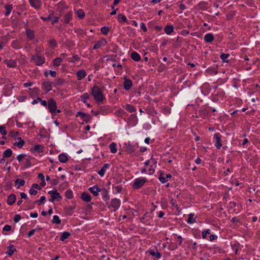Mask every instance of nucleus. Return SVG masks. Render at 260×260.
Returning <instances> with one entry per match:
<instances>
[{"label":"nucleus","instance_id":"nucleus-57","mask_svg":"<svg viewBox=\"0 0 260 260\" xmlns=\"http://www.w3.org/2000/svg\"><path fill=\"white\" fill-rule=\"evenodd\" d=\"M141 28L144 31L146 32L147 30V29L144 23H141Z\"/></svg>","mask_w":260,"mask_h":260},{"label":"nucleus","instance_id":"nucleus-25","mask_svg":"<svg viewBox=\"0 0 260 260\" xmlns=\"http://www.w3.org/2000/svg\"><path fill=\"white\" fill-rule=\"evenodd\" d=\"M12 154V151L11 149H7L5 150L3 153V157H9Z\"/></svg>","mask_w":260,"mask_h":260},{"label":"nucleus","instance_id":"nucleus-41","mask_svg":"<svg viewBox=\"0 0 260 260\" xmlns=\"http://www.w3.org/2000/svg\"><path fill=\"white\" fill-rule=\"evenodd\" d=\"M43 147L41 145H36L34 147V150L38 152L43 151Z\"/></svg>","mask_w":260,"mask_h":260},{"label":"nucleus","instance_id":"nucleus-56","mask_svg":"<svg viewBox=\"0 0 260 260\" xmlns=\"http://www.w3.org/2000/svg\"><path fill=\"white\" fill-rule=\"evenodd\" d=\"M11 229V226L9 225H6L3 228L4 231H10Z\"/></svg>","mask_w":260,"mask_h":260},{"label":"nucleus","instance_id":"nucleus-9","mask_svg":"<svg viewBox=\"0 0 260 260\" xmlns=\"http://www.w3.org/2000/svg\"><path fill=\"white\" fill-rule=\"evenodd\" d=\"M111 206L115 208V211L117 210L120 205V201L119 200L117 199H114L112 200L111 202Z\"/></svg>","mask_w":260,"mask_h":260},{"label":"nucleus","instance_id":"nucleus-17","mask_svg":"<svg viewBox=\"0 0 260 260\" xmlns=\"http://www.w3.org/2000/svg\"><path fill=\"white\" fill-rule=\"evenodd\" d=\"M86 75V72L84 70H80L77 72V76L78 80H82Z\"/></svg>","mask_w":260,"mask_h":260},{"label":"nucleus","instance_id":"nucleus-8","mask_svg":"<svg viewBox=\"0 0 260 260\" xmlns=\"http://www.w3.org/2000/svg\"><path fill=\"white\" fill-rule=\"evenodd\" d=\"M30 5L35 8L38 9L41 6V0H29Z\"/></svg>","mask_w":260,"mask_h":260},{"label":"nucleus","instance_id":"nucleus-63","mask_svg":"<svg viewBox=\"0 0 260 260\" xmlns=\"http://www.w3.org/2000/svg\"><path fill=\"white\" fill-rule=\"evenodd\" d=\"M58 181L56 179H53V180H51V183L52 185H56L58 184Z\"/></svg>","mask_w":260,"mask_h":260},{"label":"nucleus","instance_id":"nucleus-7","mask_svg":"<svg viewBox=\"0 0 260 260\" xmlns=\"http://www.w3.org/2000/svg\"><path fill=\"white\" fill-rule=\"evenodd\" d=\"M78 116H80L86 122H88L91 118L89 115L82 112H78L77 114Z\"/></svg>","mask_w":260,"mask_h":260},{"label":"nucleus","instance_id":"nucleus-10","mask_svg":"<svg viewBox=\"0 0 260 260\" xmlns=\"http://www.w3.org/2000/svg\"><path fill=\"white\" fill-rule=\"evenodd\" d=\"M90 191L95 197L99 194V192L101 191V189L97 185H94L89 188Z\"/></svg>","mask_w":260,"mask_h":260},{"label":"nucleus","instance_id":"nucleus-45","mask_svg":"<svg viewBox=\"0 0 260 260\" xmlns=\"http://www.w3.org/2000/svg\"><path fill=\"white\" fill-rule=\"evenodd\" d=\"M132 85V82H124V88L126 90H128L131 88Z\"/></svg>","mask_w":260,"mask_h":260},{"label":"nucleus","instance_id":"nucleus-29","mask_svg":"<svg viewBox=\"0 0 260 260\" xmlns=\"http://www.w3.org/2000/svg\"><path fill=\"white\" fill-rule=\"evenodd\" d=\"M111 152L113 153H115L117 151L116 144L115 143H112L109 146Z\"/></svg>","mask_w":260,"mask_h":260},{"label":"nucleus","instance_id":"nucleus-28","mask_svg":"<svg viewBox=\"0 0 260 260\" xmlns=\"http://www.w3.org/2000/svg\"><path fill=\"white\" fill-rule=\"evenodd\" d=\"M50 82H43V84H42V86L43 88H45V90L46 91H50L51 88V84H50Z\"/></svg>","mask_w":260,"mask_h":260},{"label":"nucleus","instance_id":"nucleus-23","mask_svg":"<svg viewBox=\"0 0 260 260\" xmlns=\"http://www.w3.org/2000/svg\"><path fill=\"white\" fill-rule=\"evenodd\" d=\"M117 19L120 22H127V19L126 17L122 14H118Z\"/></svg>","mask_w":260,"mask_h":260},{"label":"nucleus","instance_id":"nucleus-22","mask_svg":"<svg viewBox=\"0 0 260 260\" xmlns=\"http://www.w3.org/2000/svg\"><path fill=\"white\" fill-rule=\"evenodd\" d=\"M131 57L133 60L136 61L140 60L141 59L140 55L136 52H133L132 53Z\"/></svg>","mask_w":260,"mask_h":260},{"label":"nucleus","instance_id":"nucleus-61","mask_svg":"<svg viewBox=\"0 0 260 260\" xmlns=\"http://www.w3.org/2000/svg\"><path fill=\"white\" fill-rule=\"evenodd\" d=\"M217 238V237L216 236L214 235H211L210 236V240L211 241H212L214 240H215V239H216Z\"/></svg>","mask_w":260,"mask_h":260},{"label":"nucleus","instance_id":"nucleus-15","mask_svg":"<svg viewBox=\"0 0 260 260\" xmlns=\"http://www.w3.org/2000/svg\"><path fill=\"white\" fill-rule=\"evenodd\" d=\"M214 40V36L212 34H207L204 36V40L207 43H211Z\"/></svg>","mask_w":260,"mask_h":260},{"label":"nucleus","instance_id":"nucleus-14","mask_svg":"<svg viewBox=\"0 0 260 260\" xmlns=\"http://www.w3.org/2000/svg\"><path fill=\"white\" fill-rule=\"evenodd\" d=\"M16 201V196L14 194H11L10 196H9L8 200H7V203L11 205L13 204Z\"/></svg>","mask_w":260,"mask_h":260},{"label":"nucleus","instance_id":"nucleus-6","mask_svg":"<svg viewBox=\"0 0 260 260\" xmlns=\"http://www.w3.org/2000/svg\"><path fill=\"white\" fill-rule=\"evenodd\" d=\"M107 44V41L104 39H102L100 41L95 42V45L93 47V49H97L100 48L101 47L105 46Z\"/></svg>","mask_w":260,"mask_h":260},{"label":"nucleus","instance_id":"nucleus-24","mask_svg":"<svg viewBox=\"0 0 260 260\" xmlns=\"http://www.w3.org/2000/svg\"><path fill=\"white\" fill-rule=\"evenodd\" d=\"M62 61V58L60 57H57L53 60V65L56 67H58Z\"/></svg>","mask_w":260,"mask_h":260},{"label":"nucleus","instance_id":"nucleus-50","mask_svg":"<svg viewBox=\"0 0 260 260\" xmlns=\"http://www.w3.org/2000/svg\"><path fill=\"white\" fill-rule=\"evenodd\" d=\"M211 231L209 229L207 230L203 231L202 232V237L205 239L206 238V236L207 234H210Z\"/></svg>","mask_w":260,"mask_h":260},{"label":"nucleus","instance_id":"nucleus-43","mask_svg":"<svg viewBox=\"0 0 260 260\" xmlns=\"http://www.w3.org/2000/svg\"><path fill=\"white\" fill-rule=\"evenodd\" d=\"M45 75L46 76H48L49 75H50L52 77H55L56 75V72L52 71H46L45 72Z\"/></svg>","mask_w":260,"mask_h":260},{"label":"nucleus","instance_id":"nucleus-30","mask_svg":"<svg viewBox=\"0 0 260 260\" xmlns=\"http://www.w3.org/2000/svg\"><path fill=\"white\" fill-rule=\"evenodd\" d=\"M71 235L70 233L68 232H64L62 234V235L60 237V240L63 241Z\"/></svg>","mask_w":260,"mask_h":260},{"label":"nucleus","instance_id":"nucleus-60","mask_svg":"<svg viewBox=\"0 0 260 260\" xmlns=\"http://www.w3.org/2000/svg\"><path fill=\"white\" fill-rule=\"evenodd\" d=\"M36 232V230L35 229H34V230H31L28 234V236L29 237H31V236H32L34 233H35Z\"/></svg>","mask_w":260,"mask_h":260},{"label":"nucleus","instance_id":"nucleus-35","mask_svg":"<svg viewBox=\"0 0 260 260\" xmlns=\"http://www.w3.org/2000/svg\"><path fill=\"white\" fill-rule=\"evenodd\" d=\"M125 109L130 112H133L136 111V108L132 105H126Z\"/></svg>","mask_w":260,"mask_h":260},{"label":"nucleus","instance_id":"nucleus-21","mask_svg":"<svg viewBox=\"0 0 260 260\" xmlns=\"http://www.w3.org/2000/svg\"><path fill=\"white\" fill-rule=\"evenodd\" d=\"M8 251L6 252V254L9 256H11L14 252L16 250V249L14 247V246L13 245H10L8 247Z\"/></svg>","mask_w":260,"mask_h":260},{"label":"nucleus","instance_id":"nucleus-18","mask_svg":"<svg viewBox=\"0 0 260 260\" xmlns=\"http://www.w3.org/2000/svg\"><path fill=\"white\" fill-rule=\"evenodd\" d=\"M18 142H16L14 143V145L18 146V148H21L24 144V141L22 139L21 137L17 138Z\"/></svg>","mask_w":260,"mask_h":260},{"label":"nucleus","instance_id":"nucleus-54","mask_svg":"<svg viewBox=\"0 0 260 260\" xmlns=\"http://www.w3.org/2000/svg\"><path fill=\"white\" fill-rule=\"evenodd\" d=\"M31 187L33 188L34 189H38L39 190L41 189V187H40V186H39L37 183H34L32 185Z\"/></svg>","mask_w":260,"mask_h":260},{"label":"nucleus","instance_id":"nucleus-13","mask_svg":"<svg viewBox=\"0 0 260 260\" xmlns=\"http://www.w3.org/2000/svg\"><path fill=\"white\" fill-rule=\"evenodd\" d=\"M110 164H106L104 165L103 168L98 172V174L101 176H104V175L105 174L106 171L110 167Z\"/></svg>","mask_w":260,"mask_h":260},{"label":"nucleus","instance_id":"nucleus-31","mask_svg":"<svg viewBox=\"0 0 260 260\" xmlns=\"http://www.w3.org/2000/svg\"><path fill=\"white\" fill-rule=\"evenodd\" d=\"M229 56L230 55L229 54L222 53L220 55V58L221 59L223 62H227L228 61V58H229Z\"/></svg>","mask_w":260,"mask_h":260},{"label":"nucleus","instance_id":"nucleus-1","mask_svg":"<svg viewBox=\"0 0 260 260\" xmlns=\"http://www.w3.org/2000/svg\"><path fill=\"white\" fill-rule=\"evenodd\" d=\"M91 93L95 100L99 103L102 102L105 99L101 89L97 86H94L92 87Z\"/></svg>","mask_w":260,"mask_h":260},{"label":"nucleus","instance_id":"nucleus-32","mask_svg":"<svg viewBox=\"0 0 260 260\" xmlns=\"http://www.w3.org/2000/svg\"><path fill=\"white\" fill-rule=\"evenodd\" d=\"M71 19H72V13L70 12H69L65 15L64 21L66 23H68Z\"/></svg>","mask_w":260,"mask_h":260},{"label":"nucleus","instance_id":"nucleus-12","mask_svg":"<svg viewBox=\"0 0 260 260\" xmlns=\"http://www.w3.org/2000/svg\"><path fill=\"white\" fill-rule=\"evenodd\" d=\"M162 175V173L161 172L158 177V179L162 183L166 182L168 181V179H170L171 177V175L170 174H167L165 177H163Z\"/></svg>","mask_w":260,"mask_h":260},{"label":"nucleus","instance_id":"nucleus-5","mask_svg":"<svg viewBox=\"0 0 260 260\" xmlns=\"http://www.w3.org/2000/svg\"><path fill=\"white\" fill-rule=\"evenodd\" d=\"M146 179L144 178H137L133 185V187L135 189L141 188L146 182Z\"/></svg>","mask_w":260,"mask_h":260},{"label":"nucleus","instance_id":"nucleus-37","mask_svg":"<svg viewBox=\"0 0 260 260\" xmlns=\"http://www.w3.org/2000/svg\"><path fill=\"white\" fill-rule=\"evenodd\" d=\"M66 196L68 199H72L73 197L72 191L71 190H67L66 191Z\"/></svg>","mask_w":260,"mask_h":260},{"label":"nucleus","instance_id":"nucleus-52","mask_svg":"<svg viewBox=\"0 0 260 260\" xmlns=\"http://www.w3.org/2000/svg\"><path fill=\"white\" fill-rule=\"evenodd\" d=\"M29 192L31 195H36L37 194L38 191L37 190H35V189H34L33 188L31 187L29 189Z\"/></svg>","mask_w":260,"mask_h":260},{"label":"nucleus","instance_id":"nucleus-4","mask_svg":"<svg viewBox=\"0 0 260 260\" xmlns=\"http://www.w3.org/2000/svg\"><path fill=\"white\" fill-rule=\"evenodd\" d=\"M31 60L35 62L37 65L41 66L45 62V58L44 57L40 55H37L36 56L32 55Z\"/></svg>","mask_w":260,"mask_h":260},{"label":"nucleus","instance_id":"nucleus-19","mask_svg":"<svg viewBox=\"0 0 260 260\" xmlns=\"http://www.w3.org/2000/svg\"><path fill=\"white\" fill-rule=\"evenodd\" d=\"M58 159L61 162L65 163L68 160V158L65 154L61 153L59 155Z\"/></svg>","mask_w":260,"mask_h":260},{"label":"nucleus","instance_id":"nucleus-33","mask_svg":"<svg viewBox=\"0 0 260 260\" xmlns=\"http://www.w3.org/2000/svg\"><path fill=\"white\" fill-rule=\"evenodd\" d=\"M48 42L50 47L52 48L56 47L57 46L56 40L54 39H51Z\"/></svg>","mask_w":260,"mask_h":260},{"label":"nucleus","instance_id":"nucleus-44","mask_svg":"<svg viewBox=\"0 0 260 260\" xmlns=\"http://www.w3.org/2000/svg\"><path fill=\"white\" fill-rule=\"evenodd\" d=\"M188 218L187 220V222L189 223H193L194 222H196V219L195 218H193V215L192 214H189L188 215Z\"/></svg>","mask_w":260,"mask_h":260},{"label":"nucleus","instance_id":"nucleus-51","mask_svg":"<svg viewBox=\"0 0 260 260\" xmlns=\"http://www.w3.org/2000/svg\"><path fill=\"white\" fill-rule=\"evenodd\" d=\"M21 216L19 214H16L14 217V221L15 222H18L21 219Z\"/></svg>","mask_w":260,"mask_h":260},{"label":"nucleus","instance_id":"nucleus-62","mask_svg":"<svg viewBox=\"0 0 260 260\" xmlns=\"http://www.w3.org/2000/svg\"><path fill=\"white\" fill-rule=\"evenodd\" d=\"M41 104L44 106H48V102L46 101H43V100H42L41 102Z\"/></svg>","mask_w":260,"mask_h":260},{"label":"nucleus","instance_id":"nucleus-26","mask_svg":"<svg viewBox=\"0 0 260 260\" xmlns=\"http://www.w3.org/2000/svg\"><path fill=\"white\" fill-rule=\"evenodd\" d=\"M27 37L30 39L31 40L34 37V32L32 30L30 29H27L26 31Z\"/></svg>","mask_w":260,"mask_h":260},{"label":"nucleus","instance_id":"nucleus-53","mask_svg":"<svg viewBox=\"0 0 260 260\" xmlns=\"http://www.w3.org/2000/svg\"><path fill=\"white\" fill-rule=\"evenodd\" d=\"M25 154H19L17 156V159H18V160L20 162L22 159L25 156Z\"/></svg>","mask_w":260,"mask_h":260},{"label":"nucleus","instance_id":"nucleus-36","mask_svg":"<svg viewBox=\"0 0 260 260\" xmlns=\"http://www.w3.org/2000/svg\"><path fill=\"white\" fill-rule=\"evenodd\" d=\"M76 14L78 17L80 18H83L85 16V13L82 10H79L77 11Z\"/></svg>","mask_w":260,"mask_h":260},{"label":"nucleus","instance_id":"nucleus-34","mask_svg":"<svg viewBox=\"0 0 260 260\" xmlns=\"http://www.w3.org/2000/svg\"><path fill=\"white\" fill-rule=\"evenodd\" d=\"M52 222L53 223H55L56 224H60L61 223V220H60L59 217L57 215H54L53 217Z\"/></svg>","mask_w":260,"mask_h":260},{"label":"nucleus","instance_id":"nucleus-16","mask_svg":"<svg viewBox=\"0 0 260 260\" xmlns=\"http://www.w3.org/2000/svg\"><path fill=\"white\" fill-rule=\"evenodd\" d=\"M81 199L86 202H89L91 200V197L88 193L84 192L82 194Z\"/></svg>","mask_w":260,"mask_h":260},{"label":"nucleus","instance_id":"nucleus-46","mask_svg":"<svg viewBox=\"0 0 260 260\" xmlns=\"http://www.w3.org/2000/svg\"><path fill=\"white\" fill-rule=\"evenodd\" d=\"M5 128L6 127L4 125H0V133H1L3 135H6L7 134V132Z\"/></svg>","mask_w":260,"mask_h":260},{"label":"nucleus","instance_id":"nucleus-27","mask_svg":"<svg viewBox=\"0 0 260 260\" xmlns=\"http://www.w3.org/2000/svg\"><path fill=\"white\" fill-rule=\"evenodd\" d=\"M7 66L11 68L15 67L16 65V62L14 60H8L6 61Z\"/></svg>","mask_w":260,"mask_h":260},{"label":"nucleus","instance_id":"nucleus-39","mask_svg":"<svg viewBox=\"0 0 260 260\" xmlns=\"http://www.w3.org/2000/svg\"><path fill=\"white\" fill-rule=\"evenodd\" d=\"M15 182L16 184H17V183L19 184V186H18L17 188H19L20 186H23L24 185V184H25V181L24 180H20V179H17L15 180Z\"/></svg>","mask_w":260,"mask_h":260},{"label":"nucleus","instance_id":"nucleus-2","mask_svg":"<svg viewBox=\"0 0 260 260\" xmlns=\"http://www.w3.org/2000/svg\"><path fill=\"white\" fill-rule=\"evenodd\" d=\"M48 109L49 111L52 114L55 112L56 111L57 113H60L61 111L60 110H56L57 108V104L55 101L53 99H51L48 100Z\"/></svg>","mask_w":260,"mask_h":260},{"label":"nucleus","instance_id":"nucleus-11","mask_svg":"<svg viewBox=\"0 0 260 260\" xmlns=\"http://www.w3.org/2000/svg\"><path fill=\"white\" fill-rule=\"evenodd\" d=\"M214 138L215 140L216 144L215 146L217 149H219L221 146L222 144L220 142V136L219 134H215L214 135Z\"/></svg>","mask_w":260,"mask_h":260},{"label":"nucleus","instance_id":"nucleus-42","mask_svg":"<svg viewBox=\"0 0 260 260\" xmlns=\"http://www.w3.org/2000/svg\"><path fill=\"white\" fill-rule=\"evenodd\" d=\"M53 15V12H51V13H50V14L48 16H46V17H41V18L42 19H43L44 21H48L50 19H51V18L52 17Z\"/></svg>","mask_w":260,"mask_h":260},{"label":"nucleus","instance_id":"nucleus-58","mask_svg":"<svg viewBox=\"0 0 260 260\" xmlns=\"http://www.w3.org/2000/svg\"><path fill=\"white\" fill-rule=\"evenodd\" d=\"M80 58L77 56L75 55L73 57V59L70 60L71 62H74L77 60H78Z\"/></svg>","mask_w":260,"mask_h":260},{"label":"nucleus","instance_id":"nucleus-47","mask_svg":"<svg viewBox=\"0 0 260 260\" xmlns=\"http://www.w3.org/2000/svg\"><path fill=\"white\" fill-rule=\"evenodd\" d=\"M109 31V28L108 27L104 26L101 28V32L104 35H107L108 32Z\"/></svg>","mask_w":260,"mask_h":260},{"label":"nucleus","instance_id":"nucleus-59","mask_svg":"<svg viewBox=\"0 0 260 260\" xmlns=\"http://www.w3.org/2000/svg\"><path fill=\"white\" fill-rule=\"evenodd\" d=\"M20 194L21 196V199H28L26 194H25V193L21 192V193H20Z\"/></svg>","mask_w":260,"mask_h":260},{"label":"nucleus","instance_id":"nucleus-49","mask_svg":"<svg viewBox=\"0 0 260 260\" xmlns=\"http://www.w3.org/2000/svg\"><path fill=\"white\" fill-rule=\"evenodd\" d=\"M150 254L152 256L156 255L157 258H160L161 255L160 253H159L158 252L155 253L154 251H150Z\"/></svg>","mask_w":260,"mask_h":260},{"label":"nucleus","instance_id":"nucleus-20","mask_svg":"<svg viewBox=\"0 0 260 260\" xmlns=\"http://www.w3.org/2000/svg\"><path fill=\"white\" fill-rule=\"evenodd\" d=\"M164 30H165V32L167 34L170 35L172 32L173 31V30H174V27H173V25H168L164 28Z\"/></svg>","mask_w":260,"mask_h":260},{"label":"nucleus","instance_id":"nucleus-55","mask_svg":"<svg viewBox=\"0 0 260 260\" xmlns=\"http://www.w3.org/2000/svg\"><path fill=\"white\" fill-rule=\"evenodd\" d=\"M18 42L17 40H15L12 42V46L15 48H18Z\"/></svg>","mask_w":260,"mask_h":260},{"label":"nucleus","instance_id":"nucleus-3","mask_svg":"<svg viewBox=\"0 0 260 260\" xmlns=\"http://www.w3.org/2000/svg\"><path fill=\"white\" fill-rule=\"evenodd\" d=\"M48 193L51 195V198L49 200L50 202H53L55 200L60 201L62 199V197L60 193L56 190H51L48 192Z\"/></svg>","mask_w":260,"mask_h":260},{"label":"nucleus","instance_id":"nucleus-40","mask_svg":"<svg viewBox=\"0 0 260 260\" xmlns=\"http://www.w3.org/2000/svg\"><path fill=\"white\" fill-rule=\"evenodd\" d=\"M46 200V198L45 196H42L40 200L36 201L34 204H38L39 205L43 204Z\"/></svg>","mask_w":260,"mask_h":260},{"label":"nucleus","instance_id":"nucleus-38","mask_svg":"<svg viewBox=\"0 0 260 260\" xmlns=\"http://www.w3.org/2000/svg\"><path fill=\"white\" fill-rule=\"evenodd\" d=\"M5 9L6 10V15L8 16L10 14L12 9V7L11 5H6L5 6Z\"/></svg>","mask_w":260,"mask_h":260},{"label":"nucleus","instance_id":"nucleus-48","mask_svg":"<svg viewBox=\"0 0 260 260\" xmlns=\"http://www.w3.org/2000/svg\"><path fill=\"white\" fill-rule=\"evenodd\" d=\"M81 98L82 99V100L83 101V102L86 103V100L88 99L89 95L87 93H85L81 96Z\"/></svg>","mask_w":260,"mask_h":260},{"label":"nucleus","instance_id":"nucleus-64","mask_svg":"<svg viewBox=\"0 0 260 260\" xmlns=\"http://www.w3.org/2000/svg\"><path fill=\"white\" fill-rule=\"evenodd\" d=\"M179 8L181 11H183V10H185L186 8V6H185V5L180 4L179 5Z\"/></svg>","mask_w":260,"mask_h":260}]
</instances>
